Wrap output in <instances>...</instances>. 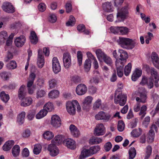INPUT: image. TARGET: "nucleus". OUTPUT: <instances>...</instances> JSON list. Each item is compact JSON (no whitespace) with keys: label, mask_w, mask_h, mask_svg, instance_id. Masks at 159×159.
<instances>
[{"label":"nucleus","mask_w":159,"mask_h":159,"mask_svg":"<svg viewBox=\"0 0 159 159\" xmlns=\"http://www.w3.org/2000/svg\"><path fill=\"white\" fill-rule=\"evenodd\" d=\"M117 42L123 48L127 49H132L136 45V42L129 38L119 37Z\"/></svg>","instance_id":"1"},{"label":"nucleus","mask_w":159,"mask_h":159,"mask_svg":"<svg viewBox=\"0 0 159 159\" xmlns=\"http://www.w3.org/2000/svg\"><path fill=\"white\" fill-rule=\"evenodd\" d=\"M129 5L128 4H126L123 7L117 12L116 16L117 20L116 22L123 21L125 19L129 14Z\"/></svg>","instance_id":"2"},{"label":"nucleus","mask_w":159,"mask_h":159,"mask_svg":"<svg viewBox=\"0 0 159 159\" xmlns=\"http://www.w3.org/2000/svg\"><path fill=\"white\" fill-rule=\"evenodd\" d=\"M127 96L122 94V92L118 93V90L115 91L114 97V103L116 104H119L121 106H123L126 101Z\"/></svg>","instance_id":"3"},{"label":"nucleus","mask_w":159,"mask_h":159,"mask_svg":"<svg viewBox=\"0 0 159 159\" xmlns=\"http://www.w3.org/2000/svg\"><path fill=\"white\" fill-rule=\"evenodd\" d=\"M138 96L139 97H136V100L139 102L145 103L147 102V92L143 87H139V88Z\"/></svg>","instance_id":"4"},{"label":"nucleus","mask_w":159,"mask_h":159,"mask_svg":"<svg viewBox=\"0 0 159 159\" xmlns=\"http://www.w3.org/2000/svg\"><path fill=\"white\" fill-rule=\"evenodd\" d=\"M111 31L114 34H119L121 35L127 34L129 30L127 27L124 26L111 27L110 28Z\"/></svg>","instance_id":"5"},{"label":"nucleus","mask_w":159,"mask_h":159,"mask_svg":"<svg viewBox=\"0 0 159 159\" xmlns=\"http://www.w3.org/2000/svg\"><path fill=\"white\" fill-rule=\"evenodd\" d=\"M118 54L120 55V58L117 59L116 61L117 62V65H118L119 63H120L122 64H125L128 57L127 52L123 49H119L118 50Z\"/></svg>","instance_id":"6"},{"label":"nucleus","mask_w":159,"mask_h":159,"mask_svg":"<svg viewBox=\"0 0 159 159\" xmlns=\"http://www.w3.org/2000/svg\"><path fill=\"white\" fill-rule=\"evenodd\" d=\"M78 104V102L76 100H74L71 102H67L66 108L67 111L70 115H73L75 113V105Z\"/></svg>","instance_id":"7"},{"label":"nucleus","mask_w":159,"mask_h":159,"mask_svg":"<svg viewBox=\"0 0 159 159\" xmlns=\"http://www.w3.org/2000/svg\"><path fill=\"white\" fill-rule=\"evenodd\" d=\"M106 132V129L102 123L96 125L93 131L95 136H100L104 135Z\"/></svg>","instance_id":"8"},{"label":"nucleus","mask_w":159,"mask_h":159,"mask_svg":"<svg viewBox=\"0 0 159 159\" xmlns=\"http://www.w3.org/2000/svg\"><path fill=\"white\" fill-rule=\"evenodd\" d=\"M95 117L96 120H102L107 122L111 120V116L104 111H101L96 114Z\"/></svg>","instance_id":"9"},{"label":"nucleus","mask_w":159,"mask_h":159,"mask_svg":"<svg viewBox=\"0 0 159 159\" xmlns=\"http://www.w3.org/2000/svg\"><path fill=\"white\" fill-rule=\"evenodd\" d=\"M51 125L55 128L60 127L61 125L60 118L57 115H53L51 117Z\"/></svg>","instance_id":"10"},{"label":"nucleus","mask_w":159,"mask_h":159,"mask_svg":"<svg viewBox=\"0 0 159 159\" xmlns=\"http://www.w3.org/2000/svg\"><path fill=\"white\" fill-rule=\"evenodd\" d=\"M63 61L64 66L66 68H68L71 66V57L70 54L68 52L63 54Z\"/></svg>","instance_id":"11"},{"label":"nucleus","mask_w":159,"mask_h":159,"mask_svg":"<svg viewBox=\"0 0 159 159\" xmlns=\"http://www.w3.org/2000/svg\"><path fill=\"white\" fill-rule=\"evenodd\" d=\"M52 68L54 73H57L60 71L61 67L58 59L56 57H54L52 60Z\"/></svg>","instance_id":"12"},{"label":"nucleus","mask_w":159,"mask_h":159,"mask_svg":"<svg viewBox=\"0 0 159 159\" xmlns=\"http://www.w3.org/2000/svg\"><path fill=\"white\" fill-rule=\"evenodd\" d=\"M64 144L67 148L71 149L74 150L76 148L75 142L72 139L67 138L63 141Z\"/></svg>","instance_id":"13"},{"label":"nucleus","mask_w":159,"mask_h":159,"mask_svg":"<svg viewBox=\"0 0 159 159\" xmlns=\"http://www.w3.org/2000/svg\"><path fill=\"white\" fill-rule=\"evenodd\" d=\"M154 129L156 132H157V125L154 124L152 125L151 127V129L148 133L147 139L148 142L149 143H152L154 140L155 135Z\"/></svg>","instance_id":"14"},{"label":"nucleus","mask_w":159,"mask_h":159,"mask_svg":"<svg viewBox=\"0 0 159 159\" xmlns=\"http://www.w3.org/2000/svg\"><path fill=\"white\" fill-rule=\"evenodd\" d=\"M87 88L86 85L81 84L78 85L76 87V92L79 95H82L87 92Z\"/></svg>","instance_id":"15"},{"label":"nucleus","mask_w":159,"mask_h":159,"mask_svg":"<svg viewBox=\"0 0 159 159\" xmlns=\"http://www.w3.org/2000/svg\"><path fill=\"white\" fill-rule=\"evenodd\" d=\"M3 10L8 13H13L15 11V8L11 3L9 2H5L2 6Z\"/></svg>","instance_id":"16"},{"label":"nucleus","mask_w":159,"mask_h":159,"mask_svg":"<svg viewBox=\"0 0 159 159\" xmlns=\"http://www.w3.org/2000/svg\"><path fill=\"white\" fill-rule=\"evenodd\" d=\"M38 66L39 68H42L44 66V57L43 54L42 50L39 49L38 51V58L37 61Z\"/></svg>","instance_id":"17"},{"label":"nucleus","mask_w":159,"mask_h":159,"mask_svg":"<svg viewBox=\"0 0 159 159\" xmlns=\"http://www.w3.org/2000/svg\"><path fill=\"white\" fill-rule=\"evenodd\" d=\"M93 98L90 96L86 97L83 102V108L84 110L89 109L91 107Z\"/></svg>","instance_id":"18"},{"label":"nucleus","mask_w":159,"mask_h":159,"mask_svg":"<svg viewBox=\"0 0 159 159\" xmlns=\"http://www.w3.org/2000/svg\"><path fill=\"white\" fill-rule=\"evenodd\" d=\"M26 38L25 37L22 35L16 38L14 40V43L17 47H20L24 44Z\"/></svg>","instance_id":"19"},{"label":"nucleus","mask_w":159,"mask_h":159,"mask_svg":"<svg viewBox=\"0 0 159 159\" xmlns=\"http://www.w3.org/2000/svg\"><path fill=\"white\" fill-rule=\"evenodd\" d=\"M48 150L50 152V155L53 157L57 156L59 153L58 148L55 145L52 144L49 145Z\"/></svg>","instance_id":"20"},{"label":"nucleus","mask_w":159,"mask_h":159,"mask_svg":"<svg viewBox=\"0 0 159 159\" xmlns=\"http://www.w3.org/2000/svg\"><path fill=\"white\" fill-rule=\"evenodd\" d=\"M151 57L154 66L159 69V58L157 54L154 52H152L151 54Z\"/></svg>","instance_id":"21"},{"label":"nucleus","mask_w":159,"mask_h":159,"mask_svg":"<svg viewBox=\"0 0 159 159\" xmlns=\"http://www.w3.org/2000/svg\"><path fill=\"white\" fill-rule=\"evenodd\" d=\"M69 129L73 137L77 138L80 135V133L79 130L75 125H71L70 126Z\"/></svg>","instance_id":"22"},{"label":"nucleus","mask_w":159,"mask_h":159,"mask_svg":"<svg viewBox=\"0 0 159 159\" xmlns=\"http://www.w3.org/2000/svg\"><path fill=\"white\" fill-rule=\"evenodd\" d=\"M102 8L105 11L111 12L114 10V8L110 2H107L102 4Z\"/></svg>","instance_id":"23"},{"label":"nucleus","mask_w":159,"mask_h":159,"mask_svg":"<svg viewBox=\"0 0 159 159\" xmlns=\"http://www.w3.org/2000/svg\"><path fill=\"white\" fill-rule=\"evenodd\" d=\"M151 76L150 78H151L154 81H158L159 80V75L157 71L154 68L152 67L150 69Z\"/></svg>","instance_id":"24"},{"label":"nucleus","mask_w":159,"mask_h":159,"mask_svg":"<svg viewBox=\"0 0 159 159\" xmlns=\"http://www.w3.org/2000/svg\"><path fill=\"white\" fill-rule=\"evenodd\" d=\"M64 136L61 135H57L52 141V144L57 145L63 142L64 141Z\"/></svg>","instance_id":"25"},{"label":"nucleus","mask_w":159,"mask_h":159,"mask_svg":"<svg viewBox=\"0 0 159 159\" xmlns=\"http://www.w3.org/2000/svg\"><path fill=\"white\" fill-rule=\"evenodd\" d=\"M92 155V152H91L90 148L89 149L83 148L81 152L79 158L84 159V158Z\"/></svg>","instance_id":"26"},{"label":"nucleus","mask_w":159,"mask_h":159,"mask_svg":"<svg viewBox=\"0 0 159 159\" xmlns=\"http://www.w3.org/2000/svg\"><path fill=\"white\" fill-rule=\"evenodd\" d=\"M22 100L20 104L21 106L26 107L30 105L33 102L31 98L27 97L21 99Z\"/></svg>","instance_id":"27"},{"label":"nucleus","mask_w":159,"mask_h":159,"mask_svg":"<svg viewBox=\"0 0 159 159\" xmlns=\"http://www.w3.org/2000/svg\"><path fill=\"white\" fill-rule=\"evenodd\" d=\"M26 95L25 86L23 85L20 88L18 92V97L19 99L23 98Z\"/></svg>","instance_id":"28"},{"label":"nucleus","mask_w":159,"mask_h":159,"mask_svg":"<svg viewBox=\"0 0 159 159\" xmlns=\"http://www.w3.org/2000/svg\"><path fill=\"white\" fill-rule=\"evenodd\" d=\"M124 65L125 64H122L121 63H119L118 65H117V62H116L117 74L119 77H121L123 75V68Z\"/></svg>","instance_id":"29"},{"label":"nucleus","mask_w":159,"mask_h":159,"mask_svg":"<svg viewBox=\"0 0 159 159\" xmlns=\"http://www.w3.org/2000/svg\"><path fill=\"white\" fill-rule=\"evenodd\" d=\"M14 141L13 140L7 141L3 146V149L5 151H8L10 150L14 145Z\"/></svg>","instance_id":"30"},{"label":"nucleus","mask_w":159,"mask_h":159,"mask_svg":"<svg viewBox=\"0 0 159 159\" xmlns=\"http://www.w3.org/2000/svg\"><path fill=\"white\" fill-rule=\"evenodd\" d=\"M25 116V111H22L18 115L17 121L19 125H21L24 123Z\"/></svg>","instance_id":"31"},{"label":"nucleus","mask_w":159,"mask_h":159,"mask_svg":"<svg viewBox=\"0 0 159 159\" xmlns=\"http://www.w3.org/2000/svg\"><path fill=\"white\" fill-rule=\"evenodd\" d=\"M96 53L98 60L100 61H102V59L107 55L100 49H98L96 50Z\"/></svg>","instance_id":"32"},{"label":"nucleus","mask_w":159,"mask_h":159,"mask_svg":"<svg viewBox=\"0 0 159 159\" xmlns=\"http://www.w3.org/2000/svg\"><path fill=\"white\" fill-rule=\"evenodd\" d=\"M44 139L47 140H50L52 139L54 136L53 133L50 131L45 132L43 134Z\"/></svg>","instance_id":"33"},{"label":"nucleus","mask_w":159,"mask_h":159,"mask_svg":"<svg viewBox=\"0 0 159 159\" xmlns=\"http://www.w3.org/2000/svg\"><path fill=\"white\" fill-rule=\"evenodd\" d=\"M142 73V71L141 70L136 69L132 76V80L133 81H135L140 77Z\"/></svg>","instance_id":"34"},{"label":"nucleus","mask_w":159,"mask_h":159,"mask_svg":"<svg viewBox=\"0 0 159 159\" xmlns=\"http://www.w3.org/2000/svg\"><path fill=\"white\" fill-rule=\"evenodd\" d=\"M20 152V148L18 145H15L12 149V153L13 156L14 157L18 156Z\"/></svg>","instance_id":"35"},{"label":"nucleus","mask_w":159,"mask_h":159,"mask_svg":"<svg viewBox=\"0 0 159 159\" xmlns=\"http://www.w3.org/2000/svg\"><path fill=\"white\" fill-rule=\"evenodd\" d=\"M48 112L44 108L41 110L36 115V118L37 119H40L46 116Z\"/></svg>","instance_id":"36"},{"label":"nucleus","mask_w":159,"mask_h":159,"mask_svg":"<svg viewBox=\"0 0 159 159\" xmlns=\"http://www.w3.org/2000/svg\"><path fill=\"white\" fill-rule=\"evenodd\" d=\"M7 37V33L6 31H2L0 33V43H4Z\"/></svg>","instance_id":"37"},{"label":"nucleus","mask_w":159,"mask_h":159,"mask_svg":"<svg viewBox=\"0 0 159 159\" xmlns=\"http://www.w3.org/2000/svg\"><path fill=\"white\" fill-rule=\"evenodd\" d=\"M102 141L101 138L93 137L90 139L89 142L92 144H97L101 143Z\"/></svg>","instance_id":"38"},{"label":"nucleus","mask_w":159,"mask_h":159,"mask_svg":"<svg viewBox=\"0 0 159 159\" xmlns=\"http://www.w3.org/2000/svg\"><path fill=\"white\" fill-rule=\"evenodd\" d=\"M46 91L43 89H39L36 92V97L37 98L44 97L46 94Z\"/></svg>","instance_id":"39"},{"label":"nucleus","mask_w":159,"mask_h":159,"mask_svg":"<svg viewBox=\"0 0 159 159\" xmlns=\"http://www.w3.org/2000/svg\"><path fill=\"white\" fill-rule=\"evenodd\" d=\"M142 131V129L140 128L138 129H135L132 130L131 132V134L133 137H138L141 134Z\"/></svg>","instance_id":"40"},{"label":"nucleus","mask_w":159,"mask_h":159,"mask_svg":"<svg viewBox=\"0 0 159 159\" xmlns=\"http://www.w3.org/2000/svg\"><path fill=\"white\" fill-rule=\"evenodd\" d=\"M129 159H133L136 154V151L134 147H131L129 151Z\"/></svg>","instance_id":"41"},{"label":"nucleus","mask_w":159,"mask_h":159,"mask_svg":"<svg viewBox=\"0 0 159 159\" xmlns=\"http://www.w3.org/2000/svg\"><path fill=\"white\" fill-rule=\"evenodd\" d=\"M43 108L46 110L47 112L48 111H51L54 109L53 104L51 102H48L44 105Z\"/></svg>","instance_id":"42"},{"label":"nucleus","mask_w":159,"mask_h":159,"mask_svg":"<svg viewBox=\"0 0 159 159\" xmlns=\"http://www.w3.org/2000/svg\"><path fill=\"white\" fill-rule=\"evenodd\" d=\"M30 38L31 43L33 44H36L38 42L37 37L34 31H32L31 32Z\"/></svg>","instance_id":"43"},{"label":"nucleus","mask_w":159,"mask_h":159,"mask_svg":"<svg viewBox=\"0 0 159 159\" xmlns=\"http://www.w3.org/2000/svg\"><path fill=\"white\" fill-rule=\"evenodd\" d=\"M91 66V61L89 59H86L84 64V68L86 72H88L90 69Z\"/></svg>","instance_id":"44"},{"label":"nucleus","mask_w":159,"mask_h":159,"mask_svg":"<svg viewBox=\"0 0 159 159\" xmlns=\"http://www.w3.org/2000/svg\"><path fill=\"white\" fill-rule=\"evenodd\" d=\"M57 81L54 79H50L48 82L49 88L50 89L55 88L57 85Z\"/></svg>","instance_id":"45"},{"label":"nucleus","mask_w":159,"mask_h":159,"mask_svg":"<svg viewBox=\"0 0 159 159\" xmlns=\"http://www.w3.org/2000/svg\"><path fill=\"white\" fill-rule=\"evenodd\" d=\"M0 96L1 100L5 102H7L10 98L8 94H6L4 91L1 93Z\"/></svg>","instance_id":"46"},{"label":"nucleus","mask_w":159,"mask_h":159,"mask_svg":"<svg viewBox=\"0 0 159 159\" xmlns=\"http://www.w3.org/2000/svg\"><path fill=\"white\" fill-rule=\"evenodd\" d=\"M42 146L40 144H36L34 145L33 150L34 153L36 155L39 154L41 152Z\"/></svg>","instance_id":"47"},{"label":"nucleus","mask_w":159,"mask_h":159,"mask_svg":"<svg viewBox=\"0 0 159 159\" xmlns=\"http://www.w3.org/2000/svg\"><path fill=\"white\" fill-rule=\"evenodd\" d=\"M59 94V92L57 90H53L51 91L48 93L49 97L51 98H54L57 97Z\"/></svg>","instance_id":"48"},{"label":"nucleus","mask_w":159,"mask_h":159,"mask_svg":"<svg viewBox=\"0 0 159 159\" xmlns=\"http://www.w3.org/2000/svg\"><path fill=\"white\" fill-rule=\"evenodd\" d=\"M146 110L147 107L145 105H143L141 107L139 114L140 116V118L141 119H143L145 116Z\"/></svg>","instance_id":"49"},{"label":"nucleus","mask_w":159,"mask_h":159,"mask_svg":"<svg viewBox=\"0 0 159 159\" xmlns=\"http://www.w3.org/2000/svg\"><path fill=\"white\" fill-rule=\"evenodd\" d=\"M77 62L79 66L81 65L82 62L83 54L80 51H78L77 53Z\"/></svg>","instance_id":"50"},{"label":"nucleus","mask_w":159,"mask_h":159,"mask_svg":"<svg viewBox=\"0 0 159 159\" xmlns=\"http://www.w3.org/2000/svg\"><path fill=\"white\" fill-rule=\"evenodd\" d=\"M36 112L35 110H30L28 112L27 115V117L29 120H31L34 118L35 115L36 114Z\"/></svg>","instance_id":"51"},{"label":"nucleus","mask_w":159,"mask_h":159,"mask_svg":"<svg viewBox=\"0 0 159 159\" xmlns=\"http://www.w3.org/2000/svg\"><path fill=\"white\" fill-rule=\"evenodd\" d=\"M132 65L130 63L128 64L127 65L125 66L124 70L125 75L128 76L130 72L131 69Z\"/></svg>","instance_id":"52"},{"label":"nucleus","mask_w":159,"mask_h":159,"mask_svg":"<svg viewBox=\"0 0 159 159\" xmlns=\"http://www.w3.org/2000/svg\"><path fill=\"white\" fill-rule=\"evenodd\" d=\"M75 17L72 16H70L69 20L66 23V25L68 26H72L75 23Z\"/></svg>","instance_id":"53"},{"label":"nucleus","mask_w":159,"mask_h":159,"mask_svg":"<svg viewBox=\"0 0 159 159\" xmlns=\"http://www.w3.org/2000/svg\"><path fill=\"white\" fill-rule=\"evenodd\" d=\"M48 19L49 22L52 23H54L56 21L57 17L55 14L51 13L49 14Z\"/></svg>","instance_id":"54"},{"label":"nucleus","mask_w":159,"mask_h":159,"mask_svg":"<svg viewBox=\"0 0 159 159\" xmlns=\"http://www.w3.org/2000/svg\"><path fill=\"white\" fill-rule=\"evenodd\" d=\"M125 125L124 122L121 120H119L118 123L117 128L118 130L120 132H122L124 129Z\"/></svg>","instance_id":"55"},{"label":"nucleus","mask_w":159,"mask_h":159,"mask_svg":"<svg viewBox=\"0 0 159 159\" xmlns=\"http://www.w3.org/2000/svg\"><path fill=\"white\" fill-rule=\"evenodd\" d=\"M112 147V144L110 142L106 143L103 146V149L106 152H109Z\"/></svg>","instance_id":"56"},{"label":"nucleus","mask_w":159,"mask_h":159,"mask_svg":"<svg viewBox=\"0 0 159 159\" xmlns=\"http://www.w3.org/2000/svg\"><path fill=\"white\" fill-rule=\"evenodd\" d=\"M104 62L107 65L111 66L112 63V61L111 58L107 55H106L102 59Z\"/></svg>","instance_id":"57"},{"label":"nucleus","mask_w":159,"mask_h":159,"mask_svg":"<svg viewBox=\"0 0 159 159\" xmlns=\"http://www.w3.org/2000/svg\"><path fill=\"white\" fill-rule=\"evenodd\" d=\"M7 66L9 69H13L16 68L17 67V65L16 61H12L8 64Z\"/></svg>","instance_id":"58"},{"label":"nucleus","mask_w":159,"mask_h":159,"mask_svg":"<svg viewBox=\"0 0 159 159\" xmlns=\"http://www.w3.org/2000/svg\"><path fill=\"white\" fill-rule=\"evenodd\" d=\"M102 104L101 100L100 99H98L94 103L93 107L94 110H96L99 108Z\"/></svg>","instance_id":"59"},{"label":"nucleus","mask_w":159,"mask_h":159,"mask_svg":"<svg viewBox=\"0 0 159 159\" xmlns=\"http://www.w3.org/2000/svg\"><path fill=\"white\" fill-rule=\"evenodd\" d=\"M91 152H92V155L96 153L100 149V148L98 145L94 146L90 148Z\"/></svg>","instance_id":"60"},{"label":"nucleus","mask_w":159,"mask_h":159,"mask_svg":"<svg viewBox=\"0 0 159 159\" xmlns=\"http://www.w3.org/2000/svg\"><path fill=\"white\" fill-rule=\"evenodd\" d=\"M153 81V80L151 78H149V79H148L147 84L148 88L151 89L153 87L154 84Z\"/></svg>","instance_id":"61"},{"label":"nucleus","mask_w":159,"mask_h":159,"mask_svg":"<svg viewBox=\"0 0 159 159\" xmlns=\"http://www.w3.org/2000/svg\"><path fill=\"white\" fill-rule=\"evenodd\" d=\"M150 118L149 116L146 117L145 119L143 121V124L145 127H147L150 121Z\"/></svg>","instance_id":"62"},{"label":"nucleus","mask_w":159,"mask_h":159,"mask_svg":"<svg viewBox=\"0 0 159 159\" xmlns=\"http://www.w3.org/2000/svg\"><path fill=\"white\" fill-rule=\"evenodd\" d=\"M65 7L66 9V11L67 13H69L70 12L72 9V7L71 4L69 3H66Z\"/></svg>","instance_id":"63"},{"label":"nucleus","mask_w":159,"mask_h":159,"mask_svg":"<svg viewBox=\"0 0 159 159\" xmlns=\"http://www.w3.org/2000/svg\"><path fill=\"white\" fill-rule=\"evenodd\" d=\"M39 10L41 12L44 11L46 9V5L43 3H41L38 6Z\"/></svg>","instance_id":"64"}]
</instances>
